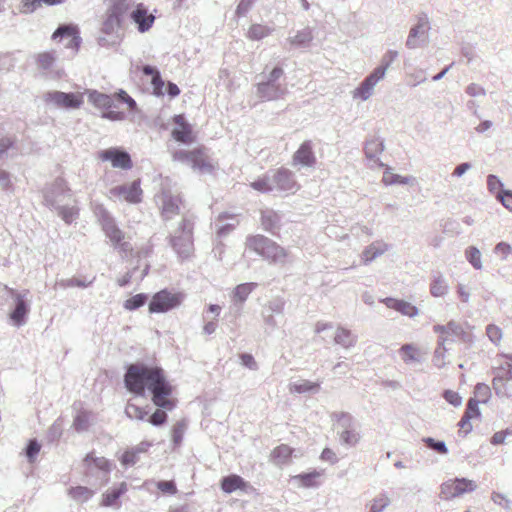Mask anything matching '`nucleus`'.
<instances>
[{
    "instance_id": "nucleus-1",
    "label": "nucleus",
    "mask_w": 512,
    "mask_h": 512,
    "mask_svg": "<svg viewBox=\"0 0 512 512\" xmlns=\"http://www.w3.org/2000/svg\"><path fill=\"white\" fill-rule=\"evenodd\" d=\"M124 383L130 392L139 396H144L148 390L154 405L161 409L171 411L175 407V401L171 398L172 386L160 367L131 364L125 373Z\"/></svg>"
},
{
    "instance_id": "nucleus-2",
    "label": "nucleus",
    "mask_w": 512,
    "mask_h": 512,
    "mask_svg": "<svg viewBox=\"0 0 512 512\" xmlns=\"http://www.w3.org/2000/svg\"><path fill=\"white\" fill-rule=\"evenodd\" d=\"M129 10L130 2L128 0H111L101 28L105 36L98 38L100 46L109 47L119 43L122 25Z\"/></svg>"
},
{
    "instance_id": "nucleus-3",
    "label": "nucleus",
    "mask_w": 512,
    "mask_h": 512,
    "mask_svg": "<svg viewBox=\"0 0 512 512\" xmlns=\"http://www.w3.org/2000/svg\"><path fill=\"white\" fill-rule=\"evenodd\" d=\"M172 158L173 161L189 165L197 173L208 174L214 169L205 147H199L191 151L177 150L173 153Z\"/></svg>"
},
{
    "instance_id": "nucleus-4",
    "label": "nucleus",
    "mask_w": 512,
    "mask_h": 512,
    "mask_svg": "<svg viewBox=\"0 0 512 512\" xmlns=\"http://www.w3.org/2000/svg\"><path fill=\"white\" fill-rule=\"evenodd\" d=\"M246 247L273 263H283L287 256L284 248L263 235L248 237Z\"/></svg>"
},
{
    "instance_id": "nucleus-5",
    "label": "nucleus",
    "mask_w": 512,
    "mask_h": 512,
    "mask_svg": "<svg viewBox=\"0 0 512 512\" xmlns=\"http://www.w3.org/2000/svg\"><path fill=\"white\" fill-rule=\"evenodd\" d=\"M100 223L106 237L121 254L127 256L133 251L129 241L125 240L124 232L116 225L112 216L105 210H101Z\"/></svg>"
},
{
    "instance_id": "nucleus-6",
    "label": "nucleus",
    "mask_w": 512,
    "mask_h": 512,
    "mask_svg": "<svg viewBox=\"0 0 512 512\" xmlns=\"http://www.w3.org/2000/svg\"><path fill=\"white\" fill-rule=\"evenodd\" d=\"M284 71L281 67H275L265 81L257 85V96L263 101H272L281 98L287 92L285 83H280Z\"/></svg>"
},
{
    "instance_id": "nucleus-7",
    "label": "nucleus",
    "mask_w": 512,
    "mask_h": 512,
    "mask_svg": "<svg viewBox=\"0 0 512 512\" xmlns=\"http://www.w3.org/2000/svg\"><path fill=\"white\" fill-rule=\"evenodd\" d=\"M193 223L183 218L178 229L170 236V244L181 258H188L193 251Z\"/></svg>"
},
{
    "instance_id": "nucleus-8",
    "label": "nucleus",
    "mask_w": 512,
    "mask_h": 512,
    "mask_svg": "<svg viewBox=\"0 0 512 512\" xmlns=\"http://www.w3.org/2000/svg\"><path fill=\"white\" fill-rule=\"evenodd\" d=\"M3 289L11 295L15 303L14 309L9 314V318L13 325L16 327L25 325L31 306L30 300L28 299L29 291L25 290L23 292H18L6 285Z\"/></svg>"
},
{
    "instance_id": "nucleus-9",
    "label": "nucleus",
    "mask_w": 512,
    "mask_h": 512,
    "mask_svg": "<svg viewBox=\"0 0 512 512\" xmlns=\"http://www.w3.org/2000/svg\"><path fill=\"white\" fill-rule=\"evenodd\" d=\"M431 29L430 19L427 13L420 12L417 15V23L411 27L406 39L408 49H416L426 44L428 33Z\"/></svg>"
},
{
    "instance_id": "nucleus-10",
    "label": "nucleus",
    "mask_w": 512,
    "mask_h": 512,
    "mask_svg": "<svg viewBox=\"0 0 512 512\" xmlns=\"http://www.w3.org/2000/svg\"><path fill=\"white\" fill-rule=\"evenodd\" d=\"M183 300L181 293H173L163 289L153 295L149 303L150 313H165L178 307Z\"/></svg>"
},
{
    "instance_id": "nucleus-11",
    "label": "nucleus",
    "mask_w": 512,
    "mask_h": 512,
    "mask_svg": "<svg viewBox=\"0 0 512 512\" xmlns=\"http://www.w3.org/2000/svg\"><path fill=\"white\" fill-rule=\"evenodd\" d=\"M477 488L473 480L466 478H455L443 482L440 486V497L444 500H451L462 496L464 493L475 491Z\"/></svg>"
},
{
    "instance_id": "nucleus-12",
    "label": "nucleus",
    "mask_w": 512,
    "mask_h": 512,
    "mask_svg": "<svg viewBox=\"0 0 512 512\" xmlns=\"http://www.w3.org/2000/svg\"><path fill=\"white\" fill-rule=\"evenodd\" d=\"M44 199L48 206H61L66 202H73L72 194L63 179H56L44 192Z\"/></svg>"
},
{
    "instance_id": "nucleus-13",
    "label": "nucleus",
    "mask_w": 512,
    "mask_h": 512,
    "mask_svg": "<svg viewBox=\"0 0 512 512\" xmlns=\"http://www.w3.org/2000/svg\"><path fill=\"white\" fill-rule=\"evenodd\" d=\"M337 421V433L340 441L348 446H354L358 443L360 436L354 428L353 417L348 413L334 414Z\"/></svg>"
},
{
    "instance_id": "nucleus-14",
    "label": "nucleus",
    "mask_w": 512,
    "mask_h": 512,
    "mask_svg": "<svg viewBox=\"0 0 512 512\" xmlns=\"http://www.w3.org/2000/svg\"><path fill=\"white\" fill-rule=\"evenodd\" d=\"M44 101L56 108L76 109L83 103V94L50 91L44 95Z\"/></svg>"
},
{
    "instance_id": "nucleus-15",
    "label": "nucleus",
    "mask_w": 512,
    "mask_h": 512,
    "mask_svg": "<svg viewBox=\"0 0 512 512\" xmlns=\"http://www.w3.org/2000/svg\"><path fill=\"white\" fill-rule=\"evenodd\" d=\"M142 189L140 180H134L129 184L115 186L109 190L110 197L124 200L126 202L137 204L142 200Z\"/></svg>"
},
{
    "instance_id": "nucleus-16",
    "label": "nucleus",
    "mask_w": 512,
    "mask_h": 512,
    "mask_svg": "<svg viewBox=\"0 0 512 512\" xmlns=\"http://www.w3.org/2000/svg\"><path fill=\"white\" fill-rule=\"evenodd\" d=\"M271 180L273 191L294 193L298 189V184L294 178L293 172L287 168H279L271 171Z\"/></svg>"
},
{
    "instance_id": "nucleus-17",
    "label": "nucleus",
    "mask_w": 512,
    "mask_h": 512,
    "mask_svg": "<svg viewBox=\"0 0 512 512\" xmlns=\"http://www.w3.org/2000/svg\"><path fill=\"white\" fill-rule=\"evenodd\" d=\"M99 158L102 161H110L114 168L129 170L133 166L129 153L117 147L102 150Z\"/></svg>"
},
{
    "instance_id": "nucleus-18",
    "label": "nucleus",
    "mask_w": 512,
    "mask_h": 512,
    "mask_svg": "<svg viewBox=\"0 0 512 512\" xmlns=\"http://www.w3.org/2000/svg\"><path fill=\"white\" fill-rule=\"evenodd\" d=\"M161 206V214L164 220H170L180 213L181 198L170 190H163L158 196Z\"/></svg>"
},
{
    "instance_id": "nucleus-19",
    "label": "nucleus",
    "mask_w": 512,
    "mask_h": 512,
    "mask_svg": "<svg viewBox=\"0 0 512 512\" xmlns=\"http://www.w3.org/2000/svg\"><path fill=\"white\" fill-rule=\"evenodd\" d=\"M175 127L171 135L174 140L184 144H190L194 141L192 126L186 121L184 115H175L173 118Z\"/></svg>"
},
{
    "instance_id": "nucleus-20",
    "label": "nucleus",
    "mask_w": 512,
    "mask_h": 512,
    "mask_svg": "<svg viewBox=\"0 0 512 512\" xmlns=\"http://www.w3.org/2000/svg\"><path fill=\"white\" fill-rule=\"evenodd\" d=\"M65 37L69 38L68 42L66 43V47L77 51L81 43V38L79 36L77 27L63 24L60 25L52 35V39L54 40L58 38L63 39Z\"/></svg>"
},
{
    "instance_id": "nucleus-21",
    "label": "nucleus",
    "mask_w": 512,
    "mask_h": 512,
    "mask_svg": "<svg viewBox=\"0 0 512 512\" xmlns=\"http://www.w3.org/2000/svg\"><path fill=\"white\" fill-rule=\"evenodd\" d=\"M130 17L137 25L138 31L141 33L148 31L155 21L154 15L149 14L147 8L143 4H138L135 9L131 11Z\"/></svg>"
},
{
    "instance_id": "nucleus-22",
    "label": "nucleus",
    "mask_w": 512,
    "mask_h": 512,
    "mask_svg": "<svg viewBox=\"0 0 512 512\" xmlns=\"http://www.w3.org/2000/svg\"><path fill=\"white\" fill-rule=\"evenodd\" d=\"M316 162L312 142L304 141L293 155V165L312 167Z\"/></svg>"
},
{
    "instance_id": "nucleus-23",
    "label": "nucleus",
    "mask_w": 512,
    "mask_h": 512,
    "mask_svg": "<svg viewBox=\"0 0 512 512\" xmlns=\"http://www.w3.org/2000/svg\"><path fill=\"white\" fill-rule=\"evenodd\" d=\"M382 302L390 309H394L402 315L413 318L418 315V308L412 305L410 302L399 300L391 297H387Z\"/></svg>"
},
{
    "instance_id": "nucleus-24",
    "label": "nucleus",
    "mask_w": 512,
    "mask_h": 512,
    "mask_svg": "<svg viewBox=\"0 0 512 512\" xmlns=\"http://www.w3.org/2000/svg\"><path fill=\"white\" fill-rule=\"evenodd\" d=\"M238 224L237 216L227 213L219 215L214 222L216 233L219 237L228 235Z\"/></svg>"
},
{
    "instance_id": "nucleus-25",
    "label": "nucleus",
    "mask_w": 512,
    "mask_h": 512,
    "mask_svg": "<svg viewBox=\"0 0 512 512\" xmlns=\"http://www.w3.org/2000/svg\"><path fill=\"white\" fill-rule=\"evenodd\" d=\"M88 101L97 108L110 109L114 106L112 96L98 92L97 90H86Z\"/></svg>"
},
{
    "instance_id": "nucleus-26",
    "label": "nucleus",
    "mask_w": 512,
    "mask_h": 512,
    "mask_svg": "<svg viewBox=\"0 0 512 512\" xmlns=\"http://www.w3.org/2000/svg\"><path fill=\"white\" fill-rule=\"evenodd\" d=\"M399 354L401 359L406 364L412 363H421L422 362V352L421 350L412 343L404 344L399 349Z\"/></svg>"
},
{
    "instance_id": "nucleus-27",
    "label": "nucleus",
    "mask_w": 512,
    "mask_h": 512,
    "mask_svg": "<svg viewBox=\"0 0 512 512\" xmlns=\"http://www.w3.org/2000/svg\"><path fill=\"white\" fill-rule=\"evenodd\" d=\"M388 250V245L383 241H375L367 246L362 252V259L365 264L375 260Z\"/></svg>"
},
{
    "instance_id": "nucleus-28",
    "label": "nucleus",
    "mask_w": 512,
    "mask_h": 512,
    "mask_svg": "<svg viewBox=\"0 0 512 512\" xmlns=\"http://www.w3.org/2000/svg\"><path fill=\"white\" fill-rule=\"evenodd\" d=\"M312 40L313 33L312 29L309 27H305L302 30L297 31L295 35L289 36L287 38V42L296 48H307L309 47Z\"/></svg>"
},
{
    "instance_id": "nucleus-29",
    "label": "nucleus",
    "mask_w": 512,
    "mask_h": 512,
    "mask_svg": "<svg viewBox=\"0 0 512 512\" xmlns=\"http://www.w3.org/2000/svg\"><path fill=\"white\" fill-rule=\"evenodd\" d=\"M281 215L274 210H264L261 213V224L266 231L275 233L280 228Z\"/></svg>"
},
{
    "instance_id": "nucleus-30",
    "label": "nucleus",
    "mask_w": 512,
    "mask_h": 512,
    "mask_svg": "<svg viewBox=\"0 0 512 512\" xmlns=\"http://www.w3.org/2000/svg\"><path fill=\"white\" fill-rule=\"evenodd\" d=\"M128 485L126 482H121L118 486L113 487L111 489H108L105 493L102 495V502L101 504L103 506L111 507L114 506L117 502V500L127 492Z\"/></svg>"
},
{
    "instance_id": "nucleus-31",
    "label": "nucleus",
    "mask_w": 512,
    "mask_h": 512,
    "mask_svg": "<svg viewBox=\"0 0 512 512\" xmlns=\"http://www.w3.org/2000/svg\"><path fill=\"white\" fill-rule=\"evenodd\" d=\"M248 483L238 475L232 474L226 476L221 481V488L226 493H232L236 490H246Z\"/></svg>"
},
{
    "instance_id": "nucleus-32",
    "label": "nucleus",
    "mask_w": 512,
    "mask_h": 512,
    "mask_svg": "<svg viewBox=\"0 0 512 512\" xmlns=\"http://www.w3.org/2000/svg\"><path fill=\"white\" fill-rule=\"evenodd\" d=\"M365 155L368 159L374 161L378 166H383L378 156L384 151V143L378 139H371L365 143Z\"/></svg>"
},
{
    "instance_id": "nucleus-33",
    "label": "nucleus",
    "mask_w": 512,
    "mask_h": 512,
    "mask_svg": "<svg viewBox=\"0 0 512 512\" xmlns=\"http://www.w3.org/2000/svg\"><path fill=\"white\" fill-rule=\"evenodd\" d=\"M334 342L345 349H349L355 346L357 336L346 328L338 327L334 334Z\"/></svg>"
},
{
    "instance_id": "nucleus-34",
    "label": "nucleus",
    "mask_w": 512,
    "mask_h": 512,
    "mask_svg": "<svg viewBox=\"0 0 512 512\" xmlns=\"http://www.w3.org/2000/svg\"><path fill=\"white\" fill-rule=\"evenodd\" d=\"M320 389L319 382H312L306 379H300L289 385L291 393L306 394V393H317Z\"/></svg>"
},
{
    "instance_id": "nucleus-35",
    "label": "nucleus",
    "mask_w": 512,
    "mask_h": 512,
    "mask_svg": "<svg viewBox=\"0 0 512 512\" xmlns=\"http://www.w3.org/2000/svg\"><path fill=\"white\" fill-rule=\"evenodd\" d=\"M320 476V472L313 471L295 475L291 480L297 485V487L313 488L318 486L317 479Z\"/></svg>"
},
{
    "instance_id": "nucleus-36",
    "label": "nucleus",
    "mask_w": 512,
    "mask_h": 512,
    "mask_svg": "<svg viewBox=\"0 0 512 512\" xmlns=\"http://www.w3.org/2000/svg\"><path fill=\"white\" fill-rule=\"evenodd\" d=\"M449 291V285L447 280L441 273L433 275V279L430 285V292L434 297H443Z\"/></svg>"
},
{
    "instance_id": "nucleus-37",
    "label": "nucleus",
    "mask_w": 512,
    "mask_h": 512,
    "mask_svg": "<svg viewBox=\"0 0 512 512\" xmlns=\"http://www.w3.org/2000/svg\"><path fill=\"white\" fill-rule=\"evenodd\" d=\"M257 287L254 282L242 283L237 285L232 293V299L234 302L244 303L251 292Z\"/></svg>"
},
{
    "instance_id": "nucleus-38",
    "label": "nucleus",
    "mask_w": 512,
    "mask_h": 512,
    "mask_svg": "<svg viewBox=\"0 0 512 512\" xmlns=\"http://www.w3.org/2000/svg\"><path fill=\"white\" fill-rule=\"evenodd\" d=\"M293 449L288 445L277 446L271 453V460L276 465H282L289 462Z\"/></svg>"
},
{
    "instance_id": "nucleus-39",
    "label": "nucleus",
    "mask_w": 512,
    "mask_h": 512,
    "mask_svg": "<svg viewBox=\"0 0 512 512\" xmlns=\"http://www.w3.org/2000/svg\"><path fill=\"white\" fill-rule=\"evenodd\" d=\"M273 28L262 25V24H252L247 33L246 36L248 39L253 41H258L266 38L273 32Z\"/></svg>"
},
{
    "instance_id": "nucleus-40",
    "label": "nucleus",
    "mask_w": 512,
    "mask_h": 512,
    "mask_svg": "<svg viewBox=\"0 0 512 512\" xmlns=\"http://www.w3.org/2000/svg\"><path fill=\"white\" fill-rule=\"evenodd\" d=\"M71 203L72 202H66L61 204V206L59 205L53 207L55 210H57L58 215L62 218V220L67 224L72 223L78 216V209L74 205H71Z\"/></svg>"
},
{
    "instance_id": "nucleus-41",
    "label": "nucleus",
    "mask_w": 512,
    "mask_h": 512,
    "mask_svg": "<svg viewBox=\"0 0 512 512\" xmlns=\"http://www.w3.org/2000/svg\"><path fill=\"white\" fill-rule=\"evenodd\" d=\"M142 72L144 75L152 77V84L154 86L156 94L163 95L162 88L164 86V81L162 80L158 69L151 65H144L142 68Z\"/></svg>"
},
{
    "instance_id": "nucleus-42",
    "label": "nucleus",
    "mask_w": 512,
    "mask_h": 512,
    "mask_svg": "<svg viewBox=\"0 0 512 512\" xmlns=\"http://www.w3.org/2000/svg\"><path fill=\"white\" fill-rule=\"evenodd\" d=\"M493 374L492 386L497 395H502L505 390L504 381L509 380L506 375V369L501 364L493 370Z\"/></svg>"
},
{
    "instance_id": "nucleus-43",
    "label": "nucleus",
    "mask_w": 512,
    "mask_h": 512,
    "mask_svg": "<svg viewBox=\"0 0 512 512\" xmlns=\"http://www.w3.org/2000/svg\"><path fill=\"white\" fill-rule=\"evenodd\" d=\"M465 258L475 270L483 268L482 254L476 246H469L465 249Z\"/></svg>"
},
{
    "instance_id": "nucleus-44",
    "label": "nucleus",
    "mask_w": 512,
    "mask_h": 512,
    "mask_svg": "<svg viewBox=\"0 0 512 512\" xmlns=\"http://www.w3.org/2000/svg\"><path fill=\"white\" fill-rule=\"evenodd\" d=\"M391 504V499L387 494L377 495L369 504V512H383Z\"/></svg>"
},
{
    "instance_id": "nucleus-45",
    "label": "nucleus",
    "mask_w": 512,
    "mask_h": 512,
    "mask_svg": "<svg viewBox=\"0 0 512 512\" xmlns=\"http://www.w3.org/2000/svg\"><path fill=\"white\" fill-rule=\"evenodd\" d=\"M69 495L77 502H86L94 495V491L84 486H77L69 489Z\"/></svg>"
},
{
    "instance_id": "nucleus-46",
    "label": "nucleus",
    "mask_w": 512,
    "mask_h": 512,
    "mask_svg": "<svg viewBox=\"0 0 512 512\" xmlns=\"http://www.w3.org/2000/svg\"><path fill=\"white\" fill-rule=\"evenodd\" d=\"M251 187L259 192L267 193L273 191V184L271 180V171L263 177L258 178L251 183Z\"/></svg>"
},
{
    "instance_id": "nucleus-47",
    "label": "nucleus",
    "mask_w": 512,
    "mask_h": 512,
    "mask_svg": "<svg viewBox=\"0 0 512 512\" xmlns=\"http://www.w3.org/2000/svg\"><path fill=\"white\" fill-rule=\"evenodd\" d=\"M447 340H448L447 338L441 337L438 342V346L434 351L433 363L438 368H443L446 364L445 363V352L447 349L445 347V343Z\"/></svg>"
},
{
    "instance_id": "nucleus-48",
    "label": "nucleus",
    "mask_w": 512,
    "mask_h": 512,
    "mask_svg": "<svg viewBox=\"0 0 512 512\" xmlns=\"http://www.w3.org/2000/svg\"><path fill=\"white\" fill-rule=\"evenodd\" d=\"M84 462L89 464L90 462L93 464V466L106 474L110 472L111 465L109 461L104 457H94L92 453H88L85 458Z\"/></svg>"
},
{
    "instance_id": "nucleus-49",
    "label": "nucleus",
    "mask_w": 512,
    "mask_h": 512,
    "mask_svg": "<svg viewBox=\"0 0 512 512\" xmlns=\"http://www.w3.org/2000/svg\"><path fill=\"white\" fill-rule=\"evenodd\" d=\"M93 280L85 281L79 278H68V279H61L57 281L56 285H58L62 289L72 288V287H79V288H86L90 286L93 283Z\"/></svg>"
},
{
    "instance_id": "nucleus-50",
    "label": "nucleus",
    "mask_w": 512,
    "mask_h": 512,
    "mask_svg": "<svg viewBox=\"0 0 512 512\" xmlns=\"http://www.w3.org/2000/svg\"><path fill=\"white\" fill-rule=\"evenodd\" d=\"M147 300H148L147 294L139 293V294H136V295L130 297L129 299H127L124 302L123 306L125 309L132 311V310L138 309V308L142 307L143 305H145Z\"/></svg>"
},
{
    "instance_id": "nucleus-51",
    "label": "nucleus",
    "mask_w": 512,
    "mask_h": 512,
    "mask_svg": "<svg viewBox=\"0 0 512 512\" xmlns=\"http://www.w3.org/2000/svg\"><path fill=\"white\" fill-rule=\"evenodd\" d=\"M90 415L87 411L79 412L73 421V427L77 432L87 431L89 428Z\"/></svg>"
},
{
    "instance_id": "nucleus-52",
    "label": "nucleus",
    "mask_w": 512,
    "mask_h": 512,
    "mask_svg": "<svg viewBox=\"0 0 512 512\" xmlns=\"http://www.w3.org/2000/svg\"><path fill=\"white\" fill-rule=\"evenodd\" d=\"M422 441L429 449L434 450L441 455L448 454V448L444 441L436 440L432 437H425L422 439Z\"/></svg>"
},
{
    "instance_id": "nucleus-53",
    "label": "nucleus",
    "mask_w": 512,
    "mask_h": 512,
    "mask_svg": "<svg viewBox=\"0 0 512 512\" xmlns=\"http://www.w3.org/2000/svg\"><path fill=\"white\" fill-rule=\"evenodd\" d=\"M143 452L144 450L139 448H133L125 451L120 458L121 464L123 466H132L136 464L138 461V454Z\"/></svg>"
},
{
    "instance_id": "nucleus-54",
    "label": "nucleus",
    "mask_w": 512,
    "mask_h": 512,
    "mask_svg": "<svg viewBox=\"0 0 512 512\" xmlns=\"http://www.w3.org/2000/svg\"><path fill=\"white\" fill-rule=\"evenodd\" d=\"M125 414L130 419L144 420L148 412L135 404L128 403L125 408Z\"/></svg>"
},
{
    "instance_id": "nucleus-55",
    "label": "nucleus",
    "mask_w": 512,
    "mask_h": 512,
    "mask_svg": "<svg viewBox=\"0 0 512 512\" xmlns=\"http://www.w3.org/2000/svg\"><path fill=\"white\" fill-rule=\"evenodd\" d=\"M385 77L384 68H375L363 81L373 89Z\"/></svg>"
},
{
    "instance_id": "nucleus-56",
    "label": "nucleus",
    "mask_w": 512,
    "mask_h": 512,
    "mask_svg": "<svg viewBox=\"0 0 512 512\" xmlns=\"http://www.w3.org/2000/svg\"><path fill=\"white\" fill-rule=\"evenodd\" d=\"M373 91L374 89L372 87L366 86L365 82L362 81L360 85L353 91V98L366 101L373 95Z\"/></svg>"
},
{
    "instance_id": "nucleus-57",
    "label": "nucleus",
    "mask_w": 512,
    "mask_h": 512,
    "mask_svg": "<svg viewBox=\"0 0 512 512\" xmlns=\"http://www.w3.org/2000/svg\"><path fill=\"white\" fill-rule=\"evenodd\" d=\"M373 91L374 89L372 87L366 86L365 82L362 81L360 85L353 91V98L366 101L373 95Z\"/></svg>"
},
{
    "instance_id": "nucleus-58",
    "label": "nucleus",
    "mask_w": 512,
    "mask_h": 512,
    "mask_svg": "<svg viewBox=\"0 0 512 512\" xmlns=\"http://www.w3.org/2000/svg\"><path fill=\"white\" fill-rule=\"evenodd\" d=\"M474 394L476 400H479V403H486L491 396V389L484 383H478L475 387Z\"/></svg>"
},
{
    "instance_id": "nucleus-59",
    "label": "nucleus",
    "mask_w": 512,
    "mask_h": 512,
    "mask_svg": "<svg viewBox=\"0 0 512 512\" xmlns=\"http://www.w3.org/2000/svg\"><path fill=\"white\" fill-rule=\"evenodd\" d=\"M284 301L282 299H274L267 303V305L263 308V311L267 313L282 315L284 311Z\"/></svg>"
},
{
    "instance_id": "nucleus-60",
    "label": "nucleus",
    "mask_w": 512,
    "mask_h": 512,
    "mask_svg": "<svg viewBox=\"0 0 512 512\" xmlns=\"http://www.w3.org/2000/svg\"><path fill=\"white\" fill-rule=\"evenodd\" d=\"M383 181L386 185H392L397 183L406 185L409 184L410 178L386 171L383 176Z\"/></svg>"
},
{
    "instance_id": "nucleus-61",
    "label": "nucleus",
    "mask_w": 512,
    "mask_h": 512,
    "mask_svg": "<svg viewBox=\"0 0 512 512\" xmlns=\"http://www.w3.org/2000/svg\"><path fill=\"white\" fill-rule=\"evenodd\" d=\"M493 252L500 257L502 261H506L512 255V247L507 242H499L493 249Z\"/></svg>"
},
{
    "instance_id": "nucleus-62",
    "label": "nucleus",
    "mask_w": 512,
    "mask_h": 512,
    "mask_svg": "<svg viewBox=\"0 0 512 512\" xmlns=\"http://www.w3.org/2000/svg\"><path fill=\"white\" fill-rule=\"evenodd\" d=\"M55 61V56L50 52H44L38 55V67L43 70H48L52 67Z\"/></svg>"
},
{
    "instance_id": "nucleus-63",
    "label": "nucleus",
    "mask_w": 512,
    "mask_h": 512,
    "mask_svg": "<svg viewBox=\"0 0 512 512\" xmlns=\"http://www.w3.org/2000/svg\"><path fill=\"white\" fill-rule=\"evenodd\" d=\"M40 448H41V445L38 443V441L36 439H32L28 442L26 450H25V454H26V457L28 458L29 462H31V463L34 462L37 454L40 451Z\"/></svg>"
},
{
    "instance_id": "nucleus-64",
    "label": "nucleus",
    "mask_w": 512,
    "mask_h": 512,
    "mask_svg": "<svg viewBox=\"0 0 512 512\" xmlns=\"http://www.w3.org/2000/svg\"><path fill=\"white\" fill-rule=\"evenodd\" d=\"M496 198L501 204L512 212V191L510 190H502L498 191Z\"/></svg>"
}]
</instances>
